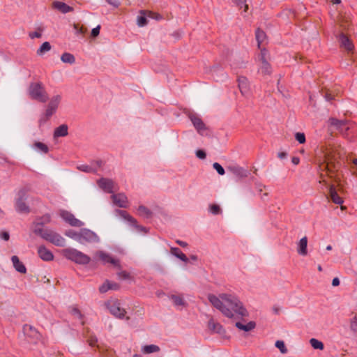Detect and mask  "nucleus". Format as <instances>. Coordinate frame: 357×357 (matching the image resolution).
<instances>
[{
  "label": "nucleus",
  "instance_id": "1",
  "mask_svg": "<svg viewBox=\"0 0 357 357\" xmlns=\"http://www.w3.org/2000/svg\"><path fill=\"white\" fill-rule=\"evenodd\" d=\"M208 298L210 303L227 317H243L248 315L246 309L235 296L222 294L218 297L213 294H209Z\"/></svg>",
  "mask_w": 357,
  "mask_h": 357
},
{
  "label": "nucleus",
  "instance_id": "2",
  "mask_svg": "<svg viewBox=\"0 0 357 357\" xmlns=\"http://www.w3.org/2000/svg\"><path fill=\"white\" fill-rule=\"evenodd\" d=\"M330 127H333L337 130L340 133L349 140H353V137H350L349 131L354 128V123L347 120H339L336 118H330L328 121Z\"/></svg>",
  "mask_w": 357,
  "mask_h": 357
},
{
  "label": "nucleus",
  "instance_id": "3",
  "mask_svg": "<svg viewBox=\"0 0 357 357\" xmlns=\"http://www.w3.org/2000/svg\"><path fill=\"white\" fill-rule=\"evenodd\" d=\"M33 231L36 234L40 236L45 240L50 241L56 246H65V239L61 235L52 230L47 229H44L43 228H35Z\"/></svg>",
  "mask_w": 357,
  "mask_h": 357
},
{
  "label": "nucleus",
  "instance_id": "4",
  "mask_svg": "<svg viewBox=\"0 0 357 357\" xmlns=\"http://www.w3.org/2000/svg\"><path fill=\"white\" fill-rule=\"evenodd\" d=\"M338 158L339 155L335 151H327L325 155L324 162L319 165L320 170H326L327 172L337 171L341 166Z\"/></svg>",
  "mask_w": 357,
  "mask_h": 357
},
{
  "label": "nucleus",
  "instance_id": "5",
  "mask_svg": "<svg viewBox=\"0 0 357 357\" xmlns=\"http://www.w3.org/2000/svg\"><path fill=\"white\" fill-rule=\"evenodd\" d=\"M29 95L33 100L45 102L49 97L41 82L31 83L29 87Z\"/></svg>",
  "mask_w": 357,
  "mask_h": 357
},
{
  "label": "nucleus",
  "instance_id": "6",
  "mask_svg": "<svg viewBox=\"0 0 357 357\" xmlns=\"http://www.w3.org/2000/svg\"><path fill=\"white\" fill-rule=\"evenodd\" d=\"M63 254L68 259L79 264H88L91 261L88 255L74 248L65 249L63 250Z\"/></svg>",
  "mask_w": 357,
  "mask_h": 357
},
{
  "label": "nucleus",
  "instance_id": "7",
  "mask_svg": "<svg viewBox=\"0 0 357 357\" xmlns=\"http://www.w3.org/2000/svg\"><path fill=\"white\" fill-rule=\"evenodd\" d=\"M61 96L56 95L52 98L47 105L45 114L39 119V126H42L47 122L49 119L56 112L61 101Z\"/></svg>",
  "mask_w": 357,
  "mask_h": 357
},
{
  "label": "nucleus",
  "instance_id": "8",
  "mask_svg": "<svg viewBox=\"0 0 357 357\" xmlns=\"http://www.w3.org/2000/svg\"><path fill=\"white\" fill-rule=\"evenodd\" d=\"M106 306L111 314L117 318H123L126 311L121 307L120 303L117 299H110L106 303Z\"/></svg>",
  "mask_w": 357,
  "mask_h": 357
},
{
  "label": "nucleus",
  "instance_id": "9",
  "mask_svg": "<svg viewBox=\"0 0 357 357\" xmlns=\"http://www.w3.org/2000/svg\"><path fill=\"white\" fill-rule=\"evenodd\" d=\"M98 241L99 238L93 231L87 229H82L80 230V239H79V243L85 244L97 243Z\"/></svg>",
  "mask_w": 357,
  "mask_h": 357
},
{
  "label": "nucleus",
  "instance_id": "10",
  "mask_svg": "<svg viewBox=\"0 0 357 357\" xmlns=\"http://www.w3.org/2000/svg\"><path fill=\"white\" fill-rule=\"evenodd\" d=\"M60 216L71 226L82 227L84 224L79 220L77 219L73 214L68 211L61 210L59 211Z\"/></svg>",
  "mask_w": 357,
  "mask_h": 357
},
{
  "label": "nucleus",
  "instance_id": "11",
  "mask_svg": "<svg viewBox=\"0 0 357 357\" xmlns=\"http://www.w3.org/2000/svg\"><path fill=\"white\" fill-rule=\"evenodd\" d=\"M26 193L24 191H20L19 192V198L16 200L15 207L16 210L19 213H29V208L25 203Z\"/></svg>",
  "mask_w": 357,
  "mask_h": 357
},
{
  "label": "nucleus",
  "instance_id": "12",
  "mask_svg": "<svg viewBox=\"0 0 357 357\" xmlns=\"http://www.w3.org/2000/svg\"><path fill=\"white\" fill-rule=\"evenodd\" d=\"M96 256L98 257L103 264L109 263L113 264L114 266L121 268L119 261L112 258L109 254L105 252L98 251L96 253Z\"/></svg>",
  "mask_w": 357,
  "mask_h": 357
},
{
  "label": "nucleus",
  "instance_id": "13",
  "mask_svg": "<svg viewBox=\"0 0 357 357\" xmlns=\"http://www.w3.org/2000/svg\"><path fill=\"white\" fill-rule=\"evenodd\" d=\"M190 119L197 132L201 135H204L207 128L202 120L196 115H190Z\"/></svg>",
  "mask_w": 357,
  "mask_h": 357
},
{
  "label": "nucleus",
  "instance_id": "14",
  "mask_svg": "<svg viewBox=\"0 0 357 357\" xmlns=\"http://www.w3.org/2000/svg\"><path fill=\"white\" fill-rule=\"evenodd\" d=\"M38 255L39 257L45 261H50L54 259L53 253L44 245L38 247Z\"/></svg>",
  "mask_w": 357,
  "mask_h": 357
},
{
  "label": "nucleus",
  "instance_id": "15",
  "mask_svg": "<svg viewBox=\"0 0 357 357\" xmlns=\"http://www.w3.org/2000/svg\"><path fill=\"white\" fill-rule=\"evenodd\" d=\"M238 88L243 96L250 93V83L247 77L241 76L238 78Z\"/></svg>",
  "mask_w": 357,
  "mask_h": 357
},
{
  "label": "nucleus",
  "instance_id": "16",
  "mask_svg": "<svg viewBox=\"0 0 357 357\" xmlns=\"http://www.w3.org/2000/svg\"><path fill=\"white\" fill-rule=\"evenodd\" d=\"M114 204L121 208H126L128 206V199L123 193H119L112 196Z\"/></svg>",
  "mask_w": 357,
  "mask_h": 357
},
{
  "label": "nucleus",
  "instance_id": "17",
  "mask_svg": "<svg viewBox=\"0 0 357 357\" xmlns=\"http://www.w3.org/2000/svg\"><path fill=\"white\" fill-rule=\"evenodd\" d=\"M98 184L99 187L102 189L104 191L108 193L113 192V188L114 186V183L111 179L107 178H100L98 181Z\"/></svg>",
  "mask_w": 357,
  "mask_h": 357
},
{
  "label": "nucleus",
  "instance_id": "18",
  "mask_svg": "<svg viewBox=\"0 0 357 357\" xmlns=\"http://www.w3.org/2000/svg\"><path fill=\"white\" fill-rule=\"evenodd\" d=\"M120 289L119 284L112 282L109 280H106L100 287L99 291L100 293H105L108 290H119Z\"/></svg>",
  "mask_w": 357,
  "mask_h": 357
},
{
  "label": "nucleus",
  "instance_id": "19",
  "mask_svg": "<svg viewBox=\"0 0 357 357\" xmlns=\"http://www.w3.org/2000/svg\"><path fill=\"white\" fill-rule=\"evenodd\" d=\"M208 328L211 332L218 334H224L225 333L222 326L220 323L215 321L213 319L208 321Z\"/></svg>",
  "mask_w": 357,
  "mask_h": 357
},
{
  "label": "nucleus",
  "instance_id": "20",
  "mask_svg": "<svg viewBox=\"0 0 357 357\" xmlns=\"http://www.w3.org/2000/svg\"><path fill=\"white\" fill-rule=\"evenodd\" d=\"M24 333L32 338L38 339L40 337L39 332L32 326L25 324L23 326Z\"/></svg>",
  "mask_w": 357,
  "mask_h": 357
},
{
  "label": "nucleus",
  "instance_id": "21",
  "mask_svg": "<svg viewBox=\"0 0 357 357\" xmlns=\"http://www.w3.org/2000/svg\"><path fill=\"white\" fill-rule=\"evenodd\" d=\"M53 7L62 13H67L73 11V8L61 1H54Z\"/></svg>",
  "mask_w": 357,
  "mask_h": 357
},
{
  "label": "nucleus",
  "instance_id": "22",
  "mask_svg": "<svg viewBox=\"0 0 357 357\" xmlns=\"http://www.w3.org/2000/svg\"><path fill=\"white\" fill-rule=\"evenodd\" d=\"M258 72L263 76L270 75L272 73V68L268 61H261Z\"/></svg>",
  "mask_w": 357,
  "mask_h": 357
},
{
  "label": "nucleus",
  "instance_id": "23",
  "mask_svg": "<svg viewBox=\"0 0 357 357\" xmlns=\"http://www.w3.org/2000/svg\"><path fill=\"white\" fill-rule=\"evenodd\" d=\"M307 238L306 236L303 237L298 243V253L302 256H305L307 254Z\"/></svg>",
  "mask_w": 357,
  "mask_h": 357
},
{
  "label": "nucleus",
  "instance_id": "24",
  "mask_svg": "<svg viewBox=\"0 0 357 357\" xmlns=\"http://www.w3.org/2000/svg\"><path fill=\"white\" fill-rule=\"evenodd\" d=\"M12 262L13 264V266L15 270L21 273H26V268L25 266L21 262L17 256H13L11 258Z\"/></svg>",
  "mask_w": 357,
  "mask_h": 357
},
{
  "label": "nucleus",
  "instance_id": "25",
  "mask_svg": "<svg viewBox=\"0 0 357 357\" xmlns=\"http://www.w3.org/2000/svg\"><path fill=\"white\" fill-rule=\"evenodd\" d=\"M329 194H330L331 200L333 201V203H335L336 204H342L343 203L342 198L338 195L334 185H330Z\"/></svg>",
  "mask_w": 357,
  "mask_h": 357
},
{
  "label": "nucleus",
  "instance_id": "26",
  "mask_svg": "<svg viewBox=\"0 0 357 357\" xmlns=\"http://www.w3.org/2000/svg\"><path fill=\"white\" fill-rule=\"evenodd\" d=\"M340 43L341 47H344L345 50L348 51H351L354 48V45L350 41V40L344 34L342 33L340 36Z\"/></svg>",
  "mask_w": 357,
  "mask_h": 357
},
{
  "label": "nucleus",
  "instance_id": "27",
  "mask_svg": "<svg viewBox=\"0 0 357 357\" xmlns=\"http://www.w3.org/2000/svg\"><path fill=\"white\" fill-rule=\"evenodd\" d=\"M235 326L241 331L248 332L255 328L256 324L255 321H249L246 324H243L241 322L238 321L235 324Z\"/></svg>",
  "mask_w": 357,
  "mask_h": 357
},
{
  "label": "nucleus",
  "instance_id": "28",
  "mask_svg": "<svg viewBox=\"0 0 357 357\" xmlns=\"http://www.w3.org/2000/svg\"><path fill=\"white\" fill-rule=\"evenodd\" d=\"M68 128L66 124H62L57 127L54 132V137H65L68 134Z\"/></svg>",
  "mask_w": 357,
  "mask_h": 357
},
{
  "label": "nucleus",
  "instance_id": "29",
  "mask_svg": "<svg viewBox=\"0 0 357 357\" xmlns=\"http://www.w3.org/2000/svg\"><path fill=\"white\" fill-rule=\"evenodd\" d=\"M119 214L126 220L130 222L131 224L136 225L137 228H139L140 230L146 231V228L143 227H140L137 225V220L132 218L131 215H130L126 211H120Z\"/></svg>",
  "mask_w": 357,
  "mask_h": 357
},
{
  "label": "nucleus",
  "instance_id": "30",
  "mask_svg": "<svg viewBox=\"0 0 357 357\" xmlns=\"http://www.w3.org/2000/svg\"><path fill=\"white\" fill-rule=\"evenodd\" d=\"M171 253L184 262L188 261V259L186 257V255L184 253H183L181 250L178 248H172Z\"/></svg>",
  "mask_w": 357,
  "mask_h": 357
},
{
  "label": "nucleus",
  "instance_id": "31",
  "mask_svg": "<svg viewBox=\"0 0 357 357\" xmlns=\"http://www.w3.org/2000/svg\"><path fill=\"white\" fill-rule=\"evenodd\" d=\"M232 173L238 178H243L248 176V172L242 167H234L231 169Z\"/></svg>",
  "mask_w": 357,
  "mask_h": 357
},
{
  "label": "nucleus",
  "instance_id": "32",
  "mask_svg": "<svg viewBox=\"0 0 357 357\" xmlns=\"http://www.w3.org/2000/svg\"><path fill=\"white\" fill-rule=\"evenodd\" d=\"M160 351V347L155 344L145 345L142 348L144 354H151Z\"/></svg>",
  "mask_w": 357,
  "mask_h": 357
},
{
  "label": "nucleus",
  "instance_id": "33",
  "mask_svg": "<svg viewBox=\"0 0 357 357\" xmlns=\"http://www.w3.org/2000/svg\"><path fill=\"white\" fill-rule=\"evenodd\" d=\"M138 214L144 218H149L151 216V211L144 206H139L137 208Z\"/></svg>",
  "mask_w": 357,
  "mask_h": 357
},
{
  "label": "nucleus",
  "instance_id": "34",
  "mask_svg": "<svg viewBox=\"0 0 357 357\" xmlns=\"http://www.w3.org/2000/svg\"><path fill=\"white\" fill-rule=\"evenodd\" d=\"M255 35L258 43V47L259 48H260L261 44L263 43L266 38V33L264 31L261 30L260 29H257L256 30Z\"/></svg>",
  "mask_w": 357,
  "mask_h": 357
},
{
  "label": "nucleus",
  "instance_id": "35",
  "mask_svg": "<svg viewBox=\"0 0 357 357\" xmlns=\"http://www.w3.org/2000/svg\"><path fill=\"white\" fill-rule=\"evenodd\" d=\"M51 50V45L49 42H45L43 43L41 46L39 47V49L37 50V54L38 55H43L45 52L50 51Z\"/></svg>",
  "mask_w": 357,
  "mask_h": 357
},
{
  "label": "nucleus",
  "instance_id": "36",
  "mask_svg": "<svg viewBox=\"0 0 357 357\" xmlns=\"http://www.w3.org/2000/svg\"><path fill=\"white\" fill-rule=\"evenodd\" d=\"M33 148L37 149L39 151H41L44 153H47L49 151V149L46 144L40 142H36L33 145Z\"/></svg>",
  "mask_w": 357,
  "mask_h": 357
},
{
  "label": "nucleus",
  "instance_id": "37",
  "mask_svg": "<svg viewBox=\"0 0 357 357\" xmlns=\"http://www.w3.org/2000/svg\"><path fill=\"white\" fill-rule=\"evenodd\" d=\"M61 61L63 63H73L75 61V56L70 53H63L61 57Z\"/></svg>",
  "mask_w": 357,
  "mask_h": 357
},
{
  "label": "nucleus",
  "instance_id": "38",
  "mask_svg": "<svg viewBox=\"0 0 357 357\" xmlns=\"http://www.w3.org/2000/svg\"><path fill=\"white\" fill-rule=\"evenodd\" d=\"M171 299L172 300L174 304L176 306H185V303L184 302L182 297L176 295H172L171 296Z\"/></svg>",
  "mask_w": 357,
  "mask_h": 357
},
{
  "label": "nucleus",
  "instance_id": "39",
  "mask_svg": "<svg viewBox=\"0 0 357 357\" xmlns=\"http://www.w3.org/2000/svg\"><path fill=\"white\" fill-rule=\"evenodd\" d=\"M41 222L36 224L35 228H42L41 226L44 224L49 223L51 221V216L50 214H45L40 218Z\"/></svg>",
  "mask_w": 357,
  "mask_h": 357
},
{
  "label": "nucleus",
  "instance_id": "40",
  "mask_svg": "<svg viewBox=\"0 0 357 357\" xmlns=\"http://www.w3.org/2000/svg\"><path fill=\"white\" fill-rule=\"evenodd\" d=\"M310 342L311 346L315 349L322 350L324 349V344L315 338L310 339Z\"/></svg>",
  "mask_w": 357,
  "mask_h": 357
},
{
  "label": "nucleus",
  "instance_id": "41",
  "mask_svg": "<svg viewBox=\"0 0 357 357\" xmlns=\"http://www.w3.org/2000/svg\"><path fill=\"white\" fill-rule=\"evenodd\" d=\"M146 12L142 11L141 13L143 14V15L139 16L137 17V24L139 26H144L147 24V20L146 17L144 16L145 13Z\"/></svg>",
  "mask_w": 357,
  "mask_h": 357
},
{
  "label": "nucleus",
  "instance_id": "42",
  "mask_svg": "<svg viewBox=\"0 0 357 357\" xmlns=\"http://www.w3.org/2000/svg\"><path fill=\"white\" fill-rule=\"evenodd\" d=\"M118 278L121 280H130L132 279L131 275L125 271H120L117 273Z\"/></svg>",
  "mask_w": 357,
  "mask_h": 357
},
{
  "label": "nucleus",
  "instance_id": "43",
  "mask_svg": "<svg viewBox=\"0 0 357 357\" xmlns=\"http://www.w3.org/2000/svg\"><path fill=\"white\" fill-rule=\"evenodd\" d=\"M275 347L280 349L282 354H286L287 352V349L286 348L283 341H276Z\"/></svg>",
  "mask_w": 357,
  "mask_h": 357
},
{
  "label": "nucleus",
  "instance_id": "44",
  "mask_svg": "<svg viewBox=\"0 0 357 357\" xmlns=\"http://www.w3.org/2000/svg\"><path fill=\"white\" fill-rule=\"evenodd\" d=\"M237 6H238L240 8H242L243 7L244 12H247L248 10V5L246 4V0H234Z\"/></svg>",
  "mask_w": 357,
  "mask_h": 357
},
{
  "label": "nucleus",
  "instance_id": "45",
  "mask_svg": "<svg viewBox=\"0 0 357 357\" xmlns=\"http://www.w3.org/2000/svg\"><path fill=\"white\" fill-rule=\"evenodd\" d=\"M87 342L91 347L99 346L97 344L98 338L95 335H91L87 339Z\"/></svg>",
  "mask_w": 357,
  "mask_h": 357
},
{
  "label": "nucleus",
  "instance_id": "46",
  "mask_svg": "<svg viewBox=\"0 0 357 357\" xmlns=\"http://www.w3.org/2000/svg\"><path fill=\"white\" fill-rule=\"evenodd\" d=\"M295 138L300 144L305 142V135L303 132H296Z\"/></svg>",
  "mask_w": 357,
  "mask_h": 357
},
{
  "label": "nucleus",
  "instance_id": "47",
  "mask_svg": "<svg viewBox=\"0 0 357 357\" xmlns=\"http://www.w3.org/2000/svg\"><path fill=\"white\" fill-rule=\"evenodd\" d=\"M213 167L220 175L225 174V169L219 163L214 162Z\"/></svg>",
  "mask_w": 357,
  "mask_h": 357
},
{
  "label": "nucleus",
  "instance_id": "48",
  "mask_svg": "<svg viewBox=\"0 0 357 357\" xmlns=\"http://www.w3.org/2000/svg\"><path fill=\"white\" fill-rule=\"evenodd\" d=\"M268 61V52L266 49L261 50V53L259 54V61Z\"/></svg>",
  "mask_w": 357,
  "mask_h": 357
},
{
  "label": "nucleus",
  "instance_id": "49",
  "mask_svg": "<svg viewBox=\"0 0 357 357\" xmlns=\"http://www.w3.org/2000/svg\"><path fill=\"white\" fill-rule=\"evenodd\" d=\"M220 208L218 205L217 204H212L211 206H210V211L211 213L214 214V215H217V214H219L220 213Z\"/></svg>",
  "mask_w": 357,
  "mask_h": 357
},
{
  "label": "nucleus",
  "instance_id": "50",
  "mask_svg": "<svg viewBox=\"0 0 357 357\" xmlns=\"http://www.w3.org/2000/svg\"><path fill=\"white\" fill-rule=\"evenodd\" d=\"M42 31H43V30H42L41 29H38V31H34V32H30V33H29V37H30L31 39H33V38H40V37L42 36V33H41Z\"/></svg>",
  "mask_w": 357,
  "mask_h": 357
},
{
  "label": "nucleus",
  "instance_id": "51",
  "mask_svg": "<svg viewBox=\"0 0 357 357\" xmlns=\"http://www.w3.org/2000/svg\"><path fill=\"white\" fill-rule=\"evenodd\" d=\"M77 168H78V169H79L82 172H95V169H93L92 167H91L88 165H80Z\"/></svg>",
  "mask_w": 357,
  "mask_h": 357
},
{
  "label": "nucleus",
  "instance_id": "52",
  "mask_svg": "<svg viewBox=\"0 0 357 357\" xmlns=\"http://www.w3.org/2000/svg\"><path fill=\"white\" fill-rule=\"evenodd\" d=\"M146 13H147V15H148L149 17L153 18V19H155L157 20L162 18L161 15L160 14H158V13L151 12V11H148Z\"/></svg>",
  "mask_w": 357,
  "mask_h": 357
},
{
  "label": "nucleus",
  "instance_id": "53",
  "mask_svg": "<svg viewBox=\"0 0 357 357\" xmlns=\"http://www.w3.org/2000/svg\"><path fill=\"white\" fill-rule=\"evenodd\" d=\"M68 236L79 242V239H80V231L78 232H73L70 234H68Z\"/></svg>",
  "mask_w": 357,
  "mask_h": 357
},
{
  "label": "nucleus",
  "instance_id": "54",
  "mask_svg": "<svg viewBox=\"0 0 357 357\" xmlns=\"http://www.w3.org/2000/svg\"><path fill=\"white\" fill-rule=\"evenodd\" d=\"M100 26L98 25L96 27L93 28L91 31V36L93 37H96L98 36L100 33Z\"/></svg>",
  "mask_w": 357,
  "mask_h": 357
},
{
  "label": "nucleus",
  "instance_id": "55",
  "mask_svg": "<svg viewBox=\"0 0 357 357\" xmlns=\"http://www.w3.org/2000/svg\"><path fill=\"white\" fill-rule=\"evenodd\" d=\"M196 155L197 158H199L200 159H204V158H206V153L202 150L197 151Z\"/></svg>",
  "mask_w": 357,
  "mask_h": 357
},
{
  "label": "nucleus",
  "instance_id": "56",
  "mask_svg": "<svg viewBox=\"0 0 357 357\" xmlns=\"http://www.w3.org/2000/svg\"><path fill=\"white\" fill-rule=\"evenodd\" d=\"M351 328L357 333V317H355L351 323Z\"/></svg>",
  "mask_w": 357,
  "mask_h": 357
},
{
  "label": "nucleus",
  "instance_id": "57",
  "mask_svg": "<svg viewBox=\"0 0 357 357\" xmlns=\"http://www.w3.org/2000/svg\"><path fill=\"white\" fill-rule=\"evenodd\" d=\"M0 237L5 241H8L10 236L7 231H3L0 234Z\"/></svg>",
  "mask_w": 357,
  "mask_h": 357
},
{
  "label": "nucleus",
  "instance_id": "58",
  "mask_svg": "<svg viewBox=\"0 0 357 357\" xmlns=\"http://www.w3.org/2000/svg\"><path fill=\"white\" fill-rule=\"evenodd\" d=\"M107 1L114 7H117L119 5V0H107Z\"/></svg>",
  "mask_w": 357,
  "mask_h": 357
},
{
  "label": "nucleus",
  "instance_id": "59",
  "mask_svg": "<svg viewBox=\"0 0 357 357\" xmlns=\"http://www.w3.org/2000/svg\"><path fill=\"white\" fill-rule=\"evenodd\" d=\"M287 154L286 152L284 151H281V152H279L278 153V157L280 158V159H284L287 157Z\"/></svg>",
  "mask_w": 357,
  "mask_h": 357
},
{
  "label": "nucleus",
  "instance_id": "60",
  "mask_svg": "<svg viewBox=\"0 0 357 357\" xmlns=\"http://www.w3.org/2000/svg\"><path fill=\"white\" fill-rule=\"evenodd\" d=\"M340 284V280L337 278H333L332 281V285L334 287L338 286Z\"/></svg>",
  "mask_w": 357,
  "mask_h": 357
},
{
  "label": "nucleus",
  "instance_id": "61",
  "mask_svg": "<svg viewBox=\"0 0 357 357\" xmlns=\"http://www.w3.org/2000/svg\"><path fill=\"white\" fill-rule=\"evenodd\" d=\"M352 162L353 164L356 166L355 167L353 168L354 169V173L356 174L357 172V158H354L353 160H352Z\"/></svg>",
  "mask_w": 357,
  "mask_h": 357
},
{
  "label": "nucleus",
  "instance_id": "62",
  "mask_svg": "<svg viewBox=\"0 0 357 357\" xmlns=\"http://www.w3.org/2000/svg\"><path fill=\"white\" fill-rule=\"evenodd\" d=\"M291 162L292 163H294V165H298L300 162V160L298 157H293L292 159H291Z\"/></svg>",
  "mask_w": 357,
  "mask_h": 357
},
{
  "label": "nucleus",
  "instance_id": "63",
  "mask_svg": "<svg viewBox=\"0 0 357 357\" xmlns=\"http://www.w3.org/2000/svg\"><path fill=\"white\" fill-rule=\"evenodd\" d=\"M176 243L181 247H186L188 245L187 243L179 240L176 241Z\"/></svg>",
  "mask_w": 357,
  "mask_h": 357
},
{
  "label": "nucleus",
  "instance_id": "64",
  "mask_svg": "<svg viewBox=\"0 0 357 357\" xmlns=\"http://www.w3.org/2000/svg\"><path fill=\"white\" fill-rule=\"evenodd\" d=\"M325 98H326V99L327 100H332L333 98V96L331 94H328V93H326L325 95Z\"/></svg>",
  "mask_w": 357,
  "mask_h": 357
}]
</instances>
